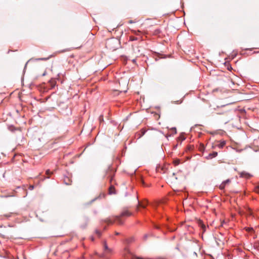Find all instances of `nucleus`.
Instances as JSON below:
<instances>
[{
	"instance_id": "12",
	"label": "nucleus",
	"mask_w": 259,
	"mask_h": 259,
	"mask_svg": "<svg viewBox=\"0 0 259 259\" xmlns=\"http://www.w3.org/2000/svg\"><path fill=\"white\" fill-rule=\"evenodd\" d=\"M115 191L114 187L113 186L111 185L109 188V194H115Z\"/></svg>"
},
{
	"instance_id": "22",
	"label": "nucleus",
	"mask_w": 259,
	"mask_h": 259,
	"mask_svg": "<svg viewBox=\"0 0 259 259\" xmlns=\"http://www.w3.org/2000/svg\"><path fill=\"white\" fill-rule=\"evenodd\" d=\"M171 131L173 134H176L177 133V130L176 127L172 128Z\"/></svg>"
},
{
	"instance_id": "9",
	"label": "nucleus",
	"mask_w": 259,
	"mask_h": 259,
	"mask_svg": "<svg viewBox=\"0 0 259 259\" xmlns=\"http://www.w3.org/2000/svg\"><path fill=\"white\" fill-rule=\"evenodd\" d=\"M217 155H218V152L214 151L211 153H209V155H208V156H207L206 158L208 159H211L213 157H215Z\"/></svg>"
},
{
	"instance_id": "32",
	"label": "nucleus",
	"mask_w": 259,
	"mask_h": 259,
	"mask_svg": "<svg viewBox=\"0 0 259 259\" xmlns=\"http://www.w3.org/2000/svg\"><path fill=\"white\" fill-rule=\"evenodd\" d=\"M115 234H116V235H118L119 234V233H118V232H116V233H115Z\"/></svg>"
},
{
	"instance_id": "1",
	"label": "nucleus",
	"mask_w": 259,
	"mask_h": 259,
	"mask_svg": "<svg viewBox=\"0 0 259 259\" xmlns=\"http://www.w3.org/2000/svg\"><path fill=\"white\" fill-rule=\"evenodd\" d=\"M132 215V213L127 210H124L121 213L120 215L115 216L112 218L108 219L106 220V223L108 224H112L116 223L118 224L121 225L123 223V221L121 219V217H130Z\"/></svg>"
},
{
	"instance_id": "31",
	"label": "nucleus",
	"mask_w": 259,
	"mask_h": 259,
	"mask_svg": "<svg viewBox=\"0 0 259 259\" xmlns=\"http://www.w3.org/2000/svg\"><path fill=\"white\" fill-rule=\"evenodd\" d=\"M128 23H134V22L133 21H132V20H130V21H129Z\"/></svg>"
},
{
	"instance_id": "13",
	"label": "nucleus",
	"mask_w": 259,
	"mask_h": 259,
	"mask_svg": "<svg viewBox=\"0 0 259 259\" xmlns=\"http://www.w3.org/2000/svg\"><path fill=\"white\" fill-rule=\"evenodd\" d=\"M205 146H204L203 144H202V143L200 144V145H199V150L200 151H204V150H205Z\"/></svg>"
},
{
	"instance_id": "6",
	"label": "nucleus",
	"mask_w": 259,
	"mask_h": 259,
	"mask_svg": "<svg viewBox=\"0 0 259 259\" xmlns=\"http://www.w3.org/2000/svg\"><path fill=\"white\" fill-rule=\"evenodd\" d=\"M137 200L138 201V206H137V210H139V207H141L143 208H145L146 206L148 204V202L147 201H145V202H140L138 199V198H137Z\"/></svg>"
},
{
	"instance_id": "7",
	"label": "nucleus",
	"mask_w": 259,
	"mask_h": 259,
	"mask_svg": "<svg viewBox=\"0 0 259 259\" xmlns=\"http://www.w3.org/2000/svg\"><path fill=\"white\" fill-rule=\"evenodd\" d=\"M239 176L240 178L249 179L251 177V175L245 171H242L239 173Z\"/></svg>"
},
{
	"instance_id": "33",
	"label": "nucleus",
	"mask_w": 259,
	"mask_h": 259,
	"mask_svg": "<svg viewBox=\"0 0 259 259\" xmlns=\"http://www.w3.org/2000/svg\"><path fill=\"white\" fill-rule=\"evenodd\" d=\"M133 62H136V60H135V59H134V60H133Z\"/></svg>"
},
{
	"instance_id": "21",
	"label": "nucleus",
	"mask_w": 259,
	"mask_h": 259,
	"mask_svg": "<svg viewBox=\"0 0 259 259\" xmlns=\"http://www.w3.org/2000/svg\"><path fill=\"white\" fill-rule=\"evenodd\" d=\"M132 32L136 35H138L139 33H140V31H136V30H133Z\"/></svg>"
},
{
	"instance_id": "2",
	"label": "nucleus",
	"mask_w": 259,
	"mask_h": 259,
	"mask_svg": "<svg viewBox=\"0 0 259 259\" xmlns=\"http://www.w3.org/2000/svg\"><path fill=\"white\" fill-rule=\"evenodd\" d=\"M112 253V249L108 246L106 241H104L103 244V252L99 255V257L104 259H110Z\"/></svg>"
},
{
	"instance_id": "16",
	"label": "nucleus",
	"mask_w": 259,
	"mask_h": 259,
	"mask_svg": "<svg viewBox=\"0 0 259 259\" xmlns=\"http://www.w3.org/2000/svg\"><path fill=\"white\" fill-rule=\"evenodd\" d=\"M50 58V57H47V58H40L36 59L35 60H36L46 61V60H48Z\"/></svg>"
},
{
	"instance_id": "18",
	"label": "nucleus",
	"mask_w": 259,
	"mask_h": 259,
	"mask_svg": "<svg viewBox=\"0 0 259 259\" xmlns=\"http://www.w3.org/2000/svg\"><path fill=\"white\" fill-rule=\"evenodd\" d=\"M161 31L159 29H157L154 31V34H158L160 33Z\"/></svg>"
},
{
	"instance_id": "26",
	"label": "nucleus",
	"mask_w": 259,
	"mask_h": 259,
	"mask_svg": "<svg viewBox=\"0 0 259 259\" xmlns=\"http://www.w3.org/2000/svg\"><path fill=\"white\" fill-rule=\"evenodd\" d=\"M174 163L176 165H177L179 164V161L178 160H176V161H175Z\"/></svg>"
},
{
	"instance_id": "14",
	"label": "nucleus",
	"mask_w": 259,
	"mask_h": 259,
	"mask_svg": "<svg viewBox=\"0 0 259 259\" xmlns=\"http://www.w3.org/2000/svg\"><path fill=\"white\" fill-rule=\"evenodd\" d=\"M138 38L137 37H135V36H131L130 37V40L131 41H135V40H138Z\"/></svg>"
},
{
	"instance_id": "30",
	"label": "nucleus",
	"mask_w": 259,
	"mask_h": 259,
	"mask_svg": "<svg viewBox=\"0 0 259 259\" xmlns=\"http://www.w3.org/2000/svg\"><path fill=\"white\" fill-rule=\"evenodd\" d=\"M247 230L248 231H250L251 230H253V229L252 228H248Z\"/></svg>"
},
{
	"instance_id": "20",
	"label": "nucleus",
	"mask_w": 259,
	"mask_h": 259,
	"mask_svg": "<svg viewBox=\"0 0 259 259\" xmlns=\"http://www.w3.org/2000/svg\"><path fill=\"white\" fill-rule=\"evenodd\" d=\"M113 40L112 39H109L107 40V42H106V45L107 46H108L110 44L112 43V42L113 41Z\"/></svg>"
},
{
	"instance_id": "24",
	"label": "nucleus",
	"mask_w": 259,
	"mask_h": 259,
	"mask_svg": "<svg viewBox=\"0 0 259 259\" xmlns=\"http://www.w3.org/2000/svg\"><path fill=\"white\" fill-rule=\"evenodd\" d=\"M96 233L99 236H101V232L99 230H96Z\"/></svg>"
},
{
	"instance_id": "25",
	"label": "nucleus",
	"mask_w": 259,
	"mask_h": 259,
	"mask_svg": "<svg viewBox=\"0 0 259 259\" xmlns=\"http://www.w3.org/2000/svg\"><path fill=\"white\" fill-rule=\"evenodd\" d=\"M52 174V172L49 170V169H48L47 171H46V174L47 175H50Z\"/></svg>"
},
{
	"instance_id": "17",
	"label": "nucleus",
	"mask_w": 259,
	"mask_h": 259,
	"mask_svg": "<svg viewBox=\"0 0 259 259\" xmlns=\"http://www.w3.org/2000/svg\"><path fill=\"white\" fill-rule=\"evenodd\" d=\"M254 191L256 193H259V185L255 187Z\"/></svg>"
},
{
	"instance_id": "11",
	"label": "nucleus",
	"mask_w": 259,
	"mask_h": 259,
	"mask_svg": "<svg viewBox=\"0 0 259 259\" xmlns=\"http://www.w3.org/2000/svg\"><path fill=\"white\" fill-rule=\"evenodd\" d=\"M64 183L67 185H71V181L68 177H66L64 180Z\"/></svg>"
},
{
	"instance_id": "15",
	"label": "nucleus",
	"mask_w": 259,
	"mask_h": 259,
	"mask_svg": "<svg viewBox=\"0 0 259 259\" xmlns=\"http://www.w3.org/2000/svg\"><path fill=\"white\" fill-rule=\"evenodd\" d=\"M178 139H179V140L181 141H184V140H185L186 138H185V137L184 136V135H181L179 137Z\"/></svg>"
},
{
	"instance_id": "23",
	"label": "nucleus",
	"mask_w": 259,
	"mask_h": 259,
	"mask_svg": "<svg viewBox=\"0 0 259 259\" xmlns=\"http://www.w3.org/2000/svg\"><path fill=\"white\" fill-rule=\"evenodd\" d=\"M29 188V189L30 190H33V189H34V186H33V185H30V186H29V188Z\"/></svg>"
},
{
	"instance_id": "5",
	"label": "nucleus",
	"mask_w": 259,
	"mask_h": 259,
	"mask_svg": "<svg viewBox=\"0 0 259 259\" xmlns=\"http://www.w3.org/2000/svg\"><path fill=\"white\" fill-rule=\"evenodd\" d=\"M230 183V179H227L224 181H223L221 184V185H220L219 186V188L222 190H223L225 189L226 186L227 185L229 184V183Z\"/></svg>"
},
{
	"instance_id": "28",
	"label": "nucleus",
	"mask_w": 259,
	"mask_h": 259,
	"mask_svg": "<svg viewBox=\"0 0 259 259\" xmlns=\"http://www.w3.org/2000/svg\"><path fill=\"white\" fill-rule=\"evenodd\" d=\"M141 132H142V135H141V136H143V135L145 134V131L144 130H142L141 131Z\"/></svg>"
},
{
	"instance_id": "4",
	"label": "nucleus",
	"mask_w": 259,
	"mask_h": 259,
	"mask_svg": "<svg viewBox=\"0 0 259 259\" xmlns=\"http://www.w3.org/2000/svg\"><path fill=\"white\" fill-rule=\"evenodd\" d=\"M114 173L115 171L113 168L109 166L106 172V176L109 179L110 182H111L113 179Z\"/></svg>"
},
{
	"instance_id": "19",
	"label": "nucleus",
	"mask_w": 259,
	"mask_h": 259,
	"mask_svg": "<svg viewBox=\"0 0 259 259\" xmlns=\"http://www.w3.org/2000/svg\"><path fill=\"white\" fill-rule=\"evenodd\" d=\"M150 236L149 234H146L145 235H144V236H143V240H146L148 238V237Z\"/></svg>"
},
{
	"instance_id": "10",
	"label": "nucleus",
	"mask_w": 259,
	"mask_h": 259,
	"mask_svg": "<svg viewBox=\"0 0 259 259\" xmlns=\"http://www.w3.org/2000/svg\"><path fill=\"white\" fill-rule=\"evenodd\" d=\"M134 241V237H130L129 238H127L125 240L124 243L126 244V245H128L129 244H130L131 243L133 242V241Z\"/></svg>"
},
{
	"instance_id": "8",
	"label": "nucleus",
	"mask_w": 259,
	"mask_h": 259,
	"mask_svg": "<svg viewBox=\"0 0 259 259\" xmlns=\"http://www.w3.org/2000/svg\"><path fill=\"white\" fill-rule=\"evenodd\" d=\"M226 142L224 140L220 141V143L216 145L215 146H212V148L213 149L215 147H218L220 149H222L225 146Z\"/></svg>"
},
{
	"instance_id": "27",
	"label": "nucleus",
	"mask_w": 259,
	"mask_h": 259,
	"mask_svg": "<svg viewBox=\"0 0 259 259\" xmlns=\"http://www.w3.org/2000/svg\"><path fill=\"white\" fill-rule=\"evenodd\" d=\"M99 119L100 121L103 120V116L102 115L100 116Z\"/></svg>"
},
{
	"instance_id": "29",
	"label": "nucleus",
	"mask_w": 259,
	"mask_h": 259,
	"mask_svg": "<svg viewBox=\"0 0 259 259\" xmlns=\"http://www.w3.org/2000/svg\"><path fill=\"white\" fill-rule=\"evenodd\" d=\"M11 214H12V213H10V214H6L5 216H6V217H8H8H10L11 216Z\"/></svg>"
},
{
	"instance_id": "3",
	"label": "nucleus",
	"mask_w": 259,
	"mask_h": 259,
	"mask_svg": "<svg viewBox=\"0 0 259 259\" xmlns=\"http://www.w3.org/2000/svg\"><path fill=\"white\" fill-rule=\"evenodd\" d=\"M123 255L126 259H144L133 254L127 246H125L123 251Z\"/></svg>"
}]
</instances>
